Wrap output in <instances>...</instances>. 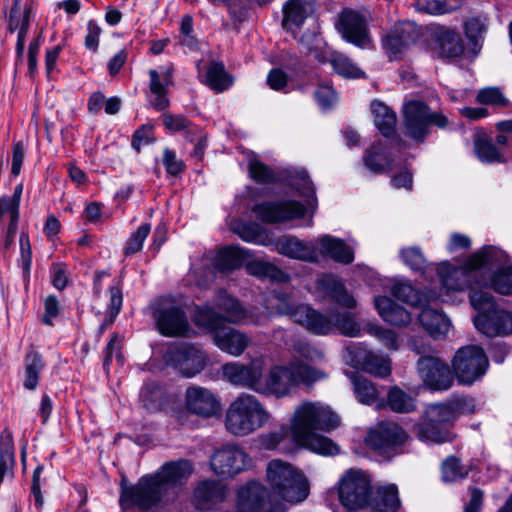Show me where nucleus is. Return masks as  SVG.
<instances>
[{"mask_svg":"<svg viewBox=\"0 0 512 512\" xmlns=\"http://www.w3.org/2000/svg\"><path fill=\"white\" fill-rule=\"evenodd\" d=\"M339 424L340 418L328 405L319 401H303L294 408L289 431L297 445L321 455L333 456L339 453V447L317 432H329Z\"/></svg>","mask_w":512,"mask_h":512,"instance_id":"obj_1","label":"nucleus"},{"mask_svg":"<svg viewBox=\"0 0 512 512\" xmlns=\"http://www.w3.org/2000/svg\"><path fill=\"white\" fill-rule=\"evenodd\" d=\"M275 298L278 301L275 308L279 314L288 315L311 333L327 335L338 331L348 337H357L360 334V326L349 312L336 311L325 315L307 304L297 303L289 294L276 292Z\"/></svg>","mask_w":512,"mask_h":512,"instance_id":"obj_2","label":"nucleus"},{"mask_svg":"<svg viewBox=\"0 0 512 512\" xmlns=\"http://www.w3.org/2000/svg\"><path fill=\"white\" fill-rule=\"evenodd\" d=\"M474 412V401L467 397L457 396L444 402L428 404L421 420L414 426L415 433L418 439L425 443L452 442L456 437L451 430L455 421Z\"/></svg>","mask_w":512,"mask_h":512,"instance_id":"obj_3","label":"nucleus"},{"mask_svg":"<svg viewBox=\"0 0 512 512\" xmlns=\"http://www.w3.org/2000/svg\"><path fill=\"white\" fill-rule=\"evenodd\" d=\"M326 373L320 369L304 363L300 359H293L285 365L271 367L265 380L262 382L261 395L284 398L300 385L310 386L326 378Z\"/></svg>","mask_w":512,"mask_h":512,"instance_id":"obj_4","label":"nucleus"},{"mask_svg":"<svg viewBox=\"0 0 512 512\" xmlns=\"http://www.w3.org/2000/svg\"><path fill=\"white\" fill-rule=\"evenodd\" d=\"M271 419L272 414L256 396L241 393L228 405L224 425L230 434L244 437L263 428Z\"/></svg>","mask_w":512,"mask_h":512,"instance_id":"obj_5","label":"nucleus"},{"mask_svg":"<svg viewBox=\"0 0 512 512\" xmlns=\"http://www.w3.org/2000/svg\"><path fill=\"white\" fill-rule=\"evenodd\" d=\"M266 478L272 492L290 505L303 502L309 495L308 479L288 462L271 460L266 468Z\"/></svg>","mask_w":512,"mask_h":512,"instance_id":"obj_6","label":"nucleus"},{"mask_svg":"<svg viewBox=\"0 0 512 512\" xmlns=\"http://www.w3.org/2000/svg\"><path fill=\"white\" fill-rule=\"evenodd\" d=\"M195 323L212 332L217 347L231 356H241L252 343L245 332L224 324V318L210 304L197 307Z\"/></svg>","mask_w":512,"mask_h":512,"instance_id":"obj_7","label":"nucleus"},{"mask_svg":"<svg viewBox=\"0 0 512 512\" xmlns=\"http://www.w3.org/2000/svg\"><path fill=\"white\" fill-rule=\"evenodd\" d=\"M469 300L478 311L473 319L478 331L488 337L512 334V312L499 309L488 290L473 291L469 294Z\"/></svg>","mask_w":512,"mask_h":512,"instance_id":"obj_8","label":"nucleus"},{"mask_svg":"<svg viewBox=\"0 0 512 512\" xmlns=\"http://www.w3.org/2000/svg\"><path fill=\"white\" fill-rule=\"evenodd\" d=\"M403 133L417 143H422L430 133L431 125L446 127L448 120L439 112H432L422 101H410L403 108Z\"/></svg>","mask_w":512,"mask_h":512,"instance_id":"obj_9","label":"nucleus"},{"mask_svg":"<svg viewBox=\"0 0 512 512\" xmlns=\"http://www.w3.org/2000/svg\"><path fill=\"white\" fill-rule=\"evenodd\" d=\"M166 494L155 474L142 476L135 485L121 486L119 503L123 510L138 508L146 511L156 506Z\"/></svg>","mask_w":512,"mask_h":512,"instance_id":"obj_10","label":"nucleus"},{"mask_svg":"<svg viewBox=\"0 0 512 512\" xmlns=\"http://www.w3.org/2000/svg\"><path fill=\"white\" fill-rule=\"evenodd\" d=\"M371 492L370 479L361 470L350 469L339 480V500L348 511L355 512L367 507Z\"/></svg>","mask_w":512,"mask_h":512,"instance_id":"obj_11","label":"nucleus"},{"mask_svg":"<svg viewBox=\"0 0 512 512\" xmlns=\"http://www.w3.org/2000/svg\"><path fill=\"white\" fill-rule=\"evenodd\" d=\"M441 283L444 289L449 291H462L470 289L473 291H486L487 280L483 271L469 265V258L462 267H452L449 264H442L438 269Z\"/></svg>","mask_w":512,"mask_h":512,"instance_id":"obj_12","label":"nucleus"},{"mask_svg":"<svg viewBox=\"0 0 512 512\" xmlns=\"http://www.w3.org/2000/svg\"><path fill=\"white\" fill-rule=\"evenodd\" d=\"M152 316L164 336H188L189 323L185 312L170 297L161 298L152 305Z\"/></svg>","mask_w":512,"mask_h":512,"instance_id":"obj_13","label":"nucleus"},{"mask_svg":"<svg viewBox=\"0 0 512 512\" xmlns=\"http://www.w3.org/2000/svg\"><path fill=\"white\" fill-rule=\"evenodd\" d=\"M488 366L485 352L475 345L458 349L452 360V367L458 381L466 385L479 380L486 373Z\"/></svg>","mask_w":512,"mask_h":512,"instance_id":"obj_14","label":"nucleus"},{"mask_svg":"<svg viewBox=\"0 0 512 512\" xmlns=\"http://www.w3.org/2000/svg\"><path fill=\"white\" fill-rule=\"evenodd\" d=\"M212 471L221 477H233L252 466L250 456L235 444L223 445L210 459Z\"/></svg>","mask_w":512,"mask_h":512,"instance_id":"obj_15","label":"nucleus"},{"mask_svg":"<svg viewBox=\"0 0 512 512\" xmlns=\"http://www.w3.org/2000/svg\"><path fill=\"white\" fill-rule=\"evenodd\" d=\"M222 375L232 385L244 387L261 394L264 375V366L261 361L254 360L249 364L226 363L222 366Z\"/></svg>","mask_w":512,"mask_h":512,"instance_id":"obj_16","label":"nucleus"},{"mask_svg":"<svg viewBox=\"0 0 512 512\" xmlns=\"http://www.w3.org/2000/svg\"><path fill=\"white\" fill-rule=\"evenodd\" d=\"M252 211L260 221L278 224L303 217L306 209L295 200H277L256 204Z\"/></svg>","mask_w":512,"mask_h":512,"instance_id":"obj_17","label":"nucleus"},{"mask_svg":"<svg viewBox=\"0 0 512 512\" xmlns=\"http://www.w3.org/2000/svg\"><path fill=\"white\" fill-rule=\"evenodd\" d=\"M417 372L423 383L431 390H448L454 382L448 365L434 356L420 357L417 361Z\"/></svg>","mask_w":512,"mask_h":512,"instance_id":"obj_18","label":"nucleus"},{"mask_svg":"<svg viewBox=\"0 0 512 512\" xmlns=\"http://www.w3.org/2000/svg\"><path fill=\"white\" fill-rule=\"evenodd\" d=\"M337 30L349 43L365 49L371 44L366 18L354 10H344L338 19Z\"/></svg>","mask_w":512,"mask_h":512,"instance_id":"obj_19","label":"nucleus"},{"mask_svg":"<svg viewBox=\"0 0 512 512\" xmlns=\"http://www.w3.org/2000/svg\"><path fill=\"white\" fill-rule=\"evenodd\" d=\"M406 439V432L397 423L381 422L369 432L367 443L380 453H390L403 445Z\"/></svg>","mask_w":512,"mask_h":512,"instance_id":"obj_20","label":"nucleus"},{"mask_svg":"<svg viewBox=\"0 0 512 512\" xmlns=\"http://www.w3.org/2000/svg\"><path fill=\"white\" fill-rule=\"evenodd\" d=\"M185 407L190 413L203 418H210L220 412L221 403L209 389L201 386H190L185 392Z\"/></svg>","mask_w":512,"mask_h":512,"instance_id":"obj_21","label":"nucleus"},{"mask_svg":"<svg viewBox=\"0 0 512 512\" xmlns=\"http://www.w3.org/2000/svg\"><path fill=\"white\" fill-rule=\"evenodd\" d=\"M168 361L185 377L190 378L200 373L206 364L202 351L193 346L176 347L167 353Z\"/></svg>","mask_w":512,"mask_h":512,"instance_id":"obj_22","label":"nucleus"},{"mask_svg":"<svg viewBox=\"0 0 512 512\" xmlns=\"http://www.w3.org/2000/svg\"><path fill=\"white\" fill-rule=\"evenodd\" d=\"M273 243L276 251L288 258L310 263L319 261V254L313 242L302 241L295 236H283Z\"/></svg>","mask_w":512,"mask_h":512,"instance_id":"obj_23","label":"nucleus"},{"mask_svg":"<svg viewBox=\"0 0 512 512\" xmlns=\"http://www.w3.org/2000/svg\"><path fill=\"white\" fill-rule=\"evenodd\" d=\"M227 494L225 485L216 480L200 482L194 490L193 502L200 511L216 509L224 502Z\"/></svg>","mask_w":512,"mask_h":512,"instance_id":"obj_24","label":"nucleus"},{"mask_svg":"<svg viewBox=\"0 0 512 512\" xmlns=\"http://www.w3.org/2000/svg\"><path fill=\"white\" fill-rule=\"evenodd\" d=\"M317 8V0H288L283 5V28L295 32Z\"/></svg>","mask_w":512,"mask_h":512,"instance_id":"obj_25","label":"nucleus"},{"mask_svg":"<svg viewBox=\"0 0 512 512\" xmlns=\"http://www.w3.org/2000/svg\"><path fill=\"white\" fill-rule=\"evenodd\" d=\"M215 304L225 313V315L220 314L224 318V324H240L244 321L257 325L263 324L265 317L253 319L248 315L241 303L234 297L227 294L225 290L220 289L217 291Z\"/></svg>","mask_w":512,"mask_h":512,"instance_id":"obj_26","label":"nucleus"},{"mask_svg":"<svg viewBox=\"0 0 512 512\" xmlns=\"http://www.w3.org/2000/svg\"><path fill=\"white\" fill-rule=\"evenodd\" d=\"M266 488L259 482L251 481L239 487L235 512H261L266 498Z\"/></svg>","mask_w":512,"mask_h":512,"instance_id":"obj_27","label":"nucleus"},{"mask_svg":"<svg viewBox=\"0 0 512 512\" xmlns=\"http://www.w3.org/2000/svg\"><path fill=\"white\" fill-rule=\"evenodd\" d=\"M320 254L342 264H350L354 260V252L342 239L324 235L315 240Z\"/></svg>","mask_w":512,"mask_h":512,"instance_id":"obj_28","label":"nucleus"},{"mask_svg":"<svg viewBox=\"0 0 512 512\" xmlns=\"http://www.w3.org/2000/svg\"><path fill=\"white\" fill-rule=\"evenodd\" d=\"M192 472L193 468L189 461L179 460L165 464L155 475L167 492L169 488L186 482Z\"/></svg>","mask_w":512,"mask_h":512,"instance_id":"obj_29","label":"nucleus"},{"mask_svg":"<svg viewBox=\"0 0 512 512\" xmlns=\"http://www.w3.org/2000/svg\"><path fill=\"white\" fill-rule=\"evenodd\" d=\"M374 305L380 317L391 325L404 326L411 321L410 313L387 296L376 297Z\"/></svg>","mask_w":512,"mask_h":512,"instance_id":"obj_30","label":"nucleus"},{"mask_svg":"<svg viewBox=\"0 0 512 512\" xmlns=\"http://www.w3.org/2000/svg\"><path fill=\"white\" fill-rule=\"evenodd\" d=\"M357 365L365 372L380 378L391 374V361L388 357L373 351H363L356 355Z\"/></svg>","mask_w":512,"mask_h":512,"instance_id":"obj_31","label":"nucleus"},{"mask_svg":"<svg viewBox=\"0 0 512 512\" xmlns=\"http://www.w3.org/2000/svg\"><path fill=\"white\" fill-rule=\"evenodd\" d=\"M318 287L324 290L328 296L345 308H355L356 300L345 289L342 282L333 275H323L318 280Z\"/></svg>","mask_w":512,"mask_h":512,"instance_id":"obj_32","label":"nucleus"},{"mask_svg":"<svg viewBox=\"0 0 512 512\" xmlns=\"http://www.w3.org/2000/svg\"><path fill=\"white\" fill-rule=\"evenodd\" d=\"M422 327L433 337L440 338L447 334L450 320L442 313L431 308H424L419 316Z\"/></svg>","mask_w":512,"mask_h":512,"instance_id":"obj_33","label":"nucleus"},{"mask_svg":"<svg viewBox=\"0 0 512 512\" xmlns=\"http://www.w3.org/2000/svg\"><path fill=\"white\" fill-rule=\"evenodd\" d=\"M249 257V252L243 248L226 247L218 252L215 267L221 272H229L239 268Z\"/></svg>","mask_w":512,"mask_h":512,"instance_id":"obj_34","label":"nucleus"},{"mask_svg":"<svg viewBox=\"0 0 512 512\" xmlns=\"http://www.w3.org/2000/svg\"><path fill=\"white\" fill-rule=\"evenodd\" d=\"M148 73L150 77V97L148 101L154 109L158 111L165 110L170 104L167 97L170 84H166V81H164L158 71L151 69Z\"/></svg>","mask_w":512,"mask_h":512,"instance_id":"obj_35","label":"nucleus"},{"mask_svg":"<svg viewBox=\"0 0 512 512\" xmlns=\"http://www.w3.org/2000/svg\"><path fill=\"white\" fill-rule=\"evenodd\" d=\"M371 110L374 116V124L384 137H392L395 134L397 117L387 105L380 101H373Z\"/></svg>","mask_w":512,"mask_h":512,"instance_id":"obj_36","label":"nucleus"},{"mask_svg":"<svg viewBox=\"0 0 512 512\" xmlns=\"http://www.w3.org/2000/svg\"><path fill=\"white\" fill-rule=\"evenodd\" d=\"M507 260L508 255L505 251L494 246H485L469 257V265L483 271L482 269L486 266L492 268L505 264Z\"/></svg>","mask_w":512,"mask_h":512,"instance_id":"obj_37","label":"nucleus"},{"mask_svg":"<svg viewBox=\"0 0 512 512\" xmlns=\"http://www.w3.org/2000/svg\"><path fill=\"white\" fill-rule=\"evenodd\" d=\"M205 83L215 92L221 93L232 86L233 77L227 73L223 63L212 61L206 70Z\"/></svg>","mask_w":512,"mask_h":512,"instance_id":"obj_38","label":"nucleus"},{"mask_svg":"<svg viewBox=\"0 0 512 512\" xmlns=\"http://www.w3.org/2000/svg\"><path fill=\"white\" fill-rule=\"evenodd\" d=\"M44 367L42 356L37 351L31 350L26 354L24 358V388L32 391L37 388L39 376Z\"/></svg>","mask_w":512,"mask_h":512,"instance_id":"obj_39","label":"nucleus"},{"mask_svg":"<svg viewBox=\"0 0 512 512\" xmlns=\"http://www.w3.org/2000/svg\"><path fill=\"white\" fill-rule=\"evenodd\" d=\"M365 166L376 174H382L390 168L391 160L382 142L374 143L364 155Z\"/></svg>","mask_w":512,"mask_h":512,"instance_id":"obj_40","label":"nucleus"},{"mask_svg":"<svg viewBox=\"0 0 512 512\" xmlns=\"http://www.w3.org/2000/svg\"><path fill=\"white\" fill-rule=\"evenodd\" d=\"M246 270L248 274L259 278H268L272 281L282 283L289 281V275L287 273L269 262L260 260L249 261L246 264Z\"/></svg>","mask_w":512,"mask_h":512,"instance_id":"obj_41","label":"nucleus"},{"mask_svg":"<svg viewBox=\"0 0 512 512\" xmlns=\"http://www.w3.org/2000/svg\"><path fill=\"white\" fill-rule=\"evenodd\" d=\"M347 375L351 379L354 393L359 402L371 405L377 400L379 391L370 380L356 372H351Z\"/></svg>","mask_w":512,"mask_h":512,"instance_id":"obj_42","label":"nucleus"},{"mask_svg":"<svg viewBox=\"0 0 512 512\" xmlns=\"http://www.w3.org/2000/svg\"><path fill=\"white\" fill-rule=\"evenodd\" d=\"M235 232L242 240L249 243L262 246H270L273 244V239L268 235V233L254 222H242L237 224Z\"/></svg>","mask_w":512,"mask_h":512,"instance_id":"obj_43","label":"nucleus"},{"mask_svg":"<svg viewBox=\"0 0 512 512\" xmlns=\"http://www.w3.org/2000/svg\"><path fill=\"white\" fill-rule=\"evenodd\" d=\"M439 53L444 58H455L464 51L461 36L451 30H446L438 35Z\"/></svg>","mask_w":512,"mask_h":512,"instance_id":"obj_44","label":"nucleus"},{"mask_svg":"<svg viewBox=\"0 0 512 512\" xmlns=\"http://www.w3.org/2000/svg\"><path fill=\"white\" fill-rule=\"evenodd\" d=\"M15 463L14 440L9 429L5 428L0 434V484L6 472Z\"/></svg>","mask_w":512,"mask_h":512,"instance_id":"obj_45","label":"nucleus"},{"mask_svg":"<svg viewBox=\"0 0 512 512\" xmlns=\"http://www.w3.org/2000/svg\"><path fill=\"white\" fill-rule=\"evenodd\" d=\"M387 404L392 411L397 413H410L416 409L414 398L398 386H394L388 391Z\"/></svg>","mask_w":512,"mask_h":512,"instance_id":"obj_46","label":"nucleus"},{"mask_svg":"<svg viewBox=\"0 0 512 512\" xmlns=\"http://www.w3.org/2000/svg\"><path fill=\"white\" fill-rule=\"evenodd\" d=\"M412 41L413 40L404 29L401 31L396 29L383 39V47L391 57L398 58V56L409 47Z\"/></svg>","mask_w":512,"mask_h":512,"instance_id":"obj_47","label":"nucleus"},{"mask_svg":"<svg viewBox=\"0 0 512 512\" xmlns=\"http://www.w3.org/2000/svg\"><path fill=\"white\" fill-rule=\"evenodd\" d=\"M330 62L335 72L343 77L360 78L365 75L350 58L342 53H333Z\"/></svg>","mask_w":512,"mask_h":512,"instance_id":"obj_48","label":"nucleus"},{"mask_svg":"<svg viewBox=\"0 0 512 512\" xmlns=\"http://www.w3.org/2000/svg\"><path fill=\"white\" fill-rule=\"evenodd\" d=\"M475 153L483 163H504L505 158L495 144L488 139H476L474 143Z\"/></svg>","mask_w":512,"mask_h":512,"instance_id":"obj_49","label":"nucleus"},{"mask_svg":"<svg viewBox=\"0 0 512 512\" xmlns=\"http://www.w3.org/2000/svg\"><path fill=\"white\" fill-rule=\"evenodd\" d=\"M392 295L411 306L421 305L420 293L407 281H397L391 287Z\"/></svg>","mask_w":512,"mask_h":512,"instance_id":"obj_50","label":"nucleus"},{"mask_svg":"<svg viewBox=\"0 0 512 512\" xmlns=\"http://www.w3.org/2000/svg\"><path fill=\"white\" fill-rule=\"evenodd\" d=\"M379 505L390 512H397L401 502L398 496V488L395 484L380 487L377 491Z\"/></svg>","mask_w":512,"mask_h":512,"instance_id":"obj_51","label":"nucleus"},{"mask_svg":"<svg viewBox=\"0 0 512 512\" xmlns=\"http://www.w3.org/2000/svg\"><path fill=\"white\" fill-rule=\"evenodd\" d=\"M249 174L254 181L262 184L274 183L278 179L273 169L257 159L249 162Z\"/></svg>","mask_w":512,"mask_h":512,"instance_id":"obj_52","label":"nucleus"},{"mask_svg":"<svg viewBox=\"0 0 512 512\" xmlns=\"http://www.w3.org/2000/svg\"><path fill=\"white\" fill-rule=\"evenodd\" d=\"M467 474V470L456 457L450 456L442 463V479L445 482H456L464 479Z\"/></svg>","mask_w":512,"mask_h":512,"instance_id":"obj_53","label":"nucleus"},{"mask_svg":"<svg viewBox=\"0 0 512 512\" xmlns=\"http://www.w3.org/2000/svg\"><path fill=\"white\" fill-rule=\"evenodd\" d=\"M32 263V250L30 245L29 236L26 233L20 235V257L18 264L22 269L23 280L25 285H28L30 279V270Z\"/></svg>","mask_w":512,"mask_h":512,"instance_id":"obj_54","label":"nucleus"},{"mask_svg":"<svg viewBox=\"0 0 512 512\" xmlns=\"http://www.w3.org/2000/svg\"><path fill=\"white\" fill-rule=\"evenodd\" d=\"M254 2L252 0H248L247 2H239L235 3L231 1L228 5H226L228 9V14L232 20V23L236 29L239 28L240 24L249 20L251 17V8Z\"/></svg>","mask_w":512,"mask_h":512,"instance_id":"obj_55","label":"nucleus"},{"mask_svg":"<svg viewBox=\"0 0 512 512\" xmlns=\"http://www.w3.org/2000/svg\"><path fill=\"white\" fill-rule=\"evenodd\" d=\"M476 101L485 105L506 107L509 100L498 87H485L477 93Z\"/></svg>","mask_w":512,"mask_h":512,"instance_id":"obj_56","label":"nucleus"},{"mask_svg":"<svg viewBox=\"0 0 512 512\" xmlns=\"http://www.w3.org/2000/svg\"><path fill=\"white\" fill-rule=\"evenodd\" d=\"M492 288L503 295L512 294V265L500 269L491 278Z\"/></svg>","mask_w":512,"mask_h":512,"instance_id":"obj_57","label":"nucleus"},{"mask_svg":"<svg viewBox=\"0 0 512 512\" xmlns=\"http://www.w3.org/2000/svg\"><path fill=\"white\" fill-rule=\"evenodd\" d=\"M150 230L151 226L148 223L142 224L138 227V229L130 236L126 243L124 248V253L126 256H131L142 249L143 243L149 235Z\"/></svg>","mask_w":512,"mask_h":512,"instance_id":"obj_58","label":"nucleus"},{"mask_svg":"<svg viewBox=\"0 0 512 512\" xmlns=\"http://www.w3.org/2000/svg\"><path fill=\"white\" fill-rule=\"evenodd\" d=\"M294 185L297 187L301 196L308 198V205L314 207L317 203L315 188L305 170L297 172Z\"/></svg>","mask_w":512,"mask_h":512,"instance_id":"obj_59","label":"nucleus"},{"mask_svg":"<svg viewBox=\"0 0 512 512\" xmlns=\"http://www.w3.org/2000/svg\"><path fill=\"white\" fill-rule=\"evenodd\" d=\"M402 261L414 271H424L426 260L418 247H407L400 251Z\"/></svg>","mask_w":512,"mask_h":512,"instance_id":"obj_60","label":"nucleus"},{"mask_svg":"<svg viewBox=\"0 0 512 512\" xmlns=\"http://www.w3.org/2000/svg\"><path fill=\"white\" fill-rule=\"evenodd\" d=\"M369 331L387 349L396 351L400 348L401 340L394 331L379 326H373Z\"/></svg>","mask_w":512,"mask_h":512,"instance_id":"obj_61","label":"nucleus"},{"mask_svg":"<svg viewBox=\"0 0 512 512\" xmlns=\"http://www.w3.org/2000/svg\"><path fill=\"white\" fill-rule=\"evenodd\" d=\"M321 39L318 35L317 29L308 31L298 38V43L301 46V51L306 55H313L315 58L319 57L318 50L321 45Z\"/></svg>","mask_w":512,"mask_h":512,"instance_id":"obj_62","label":"nucleus"},{"mask_svg":"<svg viewBox=\"0 0 512 512\" xmlns=\"http://www.w3.org/2000/svg\"><path fill=\"white\" fill-rule=\"evenodd\" d=\"M164 126L173 132L188 131L193 132L194 127L192 123L183 115H173L165 113L162 115Z\"/></svg>","mask_w":512,"mask_h":512,"instance_id":"obj_63","label":"nucleus"},{"mask_svg":"<svg viewBox=\"0 0 512 512\" xmlns=\"http://www.w3.org/2000/svg\"><path fill=\"white\" fill-rule=\"evenodd\" d=\"M486 28L487 26L483 20L478 17H473L465 23V34L474 45H477L486 32Z\"/></svg>","mask_w":512,"mask_h":512,"instance_id":"obj_64","label":"nucleus"}]
</instances>
